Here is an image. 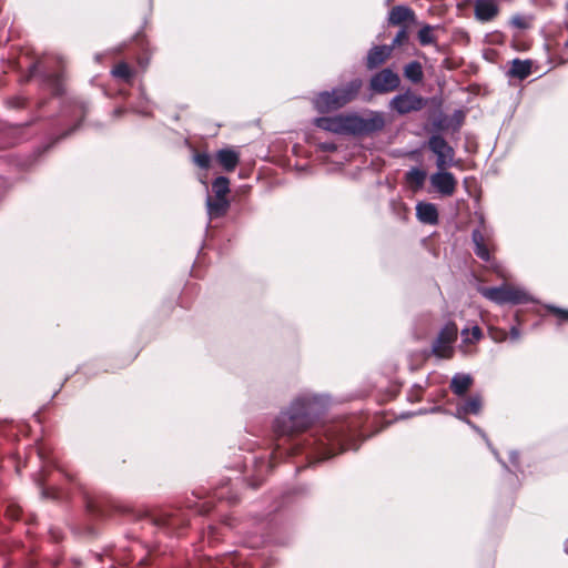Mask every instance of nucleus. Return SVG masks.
Here are the masks:
<instances>
[{
  "label": "nucleus",
  "instance_id": "5",
  "mask_svg": "<svg viewBox=\"0 0 568 568\" xmlns=\"http://www.w3.org/2000/svg\"><path fill=\"white\" fill-rule=\"evenodd\" d=\"M458 329L454 322L448 323L440 331L433 344V353L438 358L448 359L454 355V343L457 338Z\"/></svg>",
  "mask_w": 568,
  "mask_h": 568
},
{
  "label": "nucleus",
  "instance_id": "2",
  "mask_svg": "<svg viewBox=\"0 0 568 568\" xmlns=\"http://www.w3.org/2000/svg\"><path fill=\"white\" fill-rule=\"evenodd\" d=\"M310 424V403L298 399L294 402L290 412L281 414L275 427L280 435H294L306 429Z\"/></svg>",
  "mask_w": 568,
  "mask_h": 568
},
{
  "label": "nucleus",
  "instance_id": "27",
  "mask_svg": "<svg viewBox=\"0 0 568 568\" xmlns=\"http://www.w3.org/2000/svg\"><path fill=\"white\" fill-rule=\"evenodd\" d=\"M212 191L214 193V197H226L230 193V181L225 176L216 178L212 183Z\"/></svg>",
  "mask_w": 568,
  "mask_h": 568
},
{
  "label": "nucleus",
  "instance_id": "14",
  "mask_svg": "<svg viewBox=\"0 0 568 568\" xmlns=\"http://www.w3.org/2000/svg\"><path fill=\"white\" fill-rule=\"evenodd\" d=\"M474 9L476 19L483 22L493 20L498 13V7L493 0H476Z\"/></svg>",
  "mask_w": 568,
  "mask_h": 568
},
{
  "label": "nucleus",
  "instance_id": "20",
  "mask_svg": "<svg viewBox=\"0 0 568 568\" xmlns=\"http://www.w3.org/2000/svg\"><path fill=\"white\" fill-rule=\"evenodd\" d=\"M216 160L225 171L232 172L239 164L240 158L235 151L231 149H222L217 151Z\"/></svg>",
  "mask_w": 568,
  "mask_h": 568
},
{
  "label": "nucleus",
  "instance_id": "22",
  "mask_svg": "<svg viewBox=\"0 0 568 568\" xmlns=\"http://www.w3.org/2000/svg\"><path fill=\"white\" fill-rule=\"evenodd\" d=\"M471 239L475 244V254L483 261L490 262V253L487 244L485 243L484 234L479 230H474Z\"/></svg>",
  "mask_w": 568,
  "mask_h": 568
},
{
  "label": "nucleus",
  "instance_id": "24",
  "mask_svg": "<svg viewBox=\"0 0 568 568\" xmlns=\"http://www.w3.org/2000/svg\"><path fill=\"white\" fill-rule=\"evenodd\" d=\"M404 75L413 83L422 82L424 78L422 64L418 61L409 62L404 68Z\"/></svg>",
  "mask_w": 568,
  "mask_h": 568
},
{
  "label": "nucleus",
  "instance_id": "18",
  "mask_svg": "<svg viewBox=\"0 0 568 568\" xmlns=\"http://www.w3.org/2000/svg\"><path fill=\"white\" fill-rule=\"evenodd\" d=\"M483 336V332L478 326H473L470 329L465 328L462 331L460 351L465 354L473 352L470 345L478 342Z\"/></svg>",
  "mask_w": 568,
  "mask_h": 568
},
{
  "label": "nucleus",
  "instance_id": "35",
  "mask_svg": "<svg viewBox=\"0 0 568 568\" xmlns=\"http://www.w3.org/2000/svg\"><path fill=\"white\" fill-rule=\"evenodd\" d=\"M26 103H27L26 99L21 98V97H16V98H12L9 100V104L16 109L24 108Z\"/></svg>",
  "mask_w": 568,
  "mask_h": 568
},
{
  "label": "nucleus",
  "instance_id": "4",
  "mask_svg": "<svg viewBox=\"0 0 568 568\" xmlns=\"http://www.w3.org/2000/svg\"><path fill=\"white\" fill-rule=\"evenodd\" d=\"M479 292L486 298L496 302L498 304L511 303L519 304L526 301V293L519 288L503 284L496 287H481Z\"/></svg>",
  "mask_w": 568,
  "mask_h": 568
},
{
  "label": "nucleus",
  "instance_id": "17",
  "mask_svg": "<svg viewBox=\"0 0 568 568\" xmlns=\"http://www.w3.org/2000/svg\"><path fill=\"white\" fill-rule=\"evenodd\" d=\"M416 216L425 224L435 225L438 223V211L433 203L419 202L416 205Z\"/></svg>",
  "mask_w": 568,
  "mask_h": 568
},
{
  "label": "nucleus",
  "instance_id": "31",
  "mask_svg": "<svg viewBox=\"0 0 568 568\" xmlns=\"http://www.w3.org/2000/svg\"><path fill=\"white\" fill-rule=\"evenodd\" d=\"M490 337L496 342H503L507 338L508 334L504 329H499L493 325L488 326Z\"/></svg>",
  "mask_w": 568,
  "mask_h": 568
},
{
  "label": "nucleus",
  "instance_id": "26",
  "mask_svg": "<svg viewBox=\"0 0 568 568\" xmlns=\"http://www.w3.org/2000/svg\"><path fill=\"white\" fill-rule=\"evenodd\" d=\"M426 176V171L418 168H413L406 172V181L416 189H419L424 185Z\"/></svg>",
  "mask_w": 568,
  "mask_h": 568
},
{
  "label": "nucleus",
  "instance_id": "16",
  "mask_svg": "<svg viewBox=\"0 0 568 568\" xmlns=\"http://www.w3.org/2000/svg\"><path fill=\"white\" fill-rule=\"evenodd\" d=\"M230 209V201L227 197H212L206 199V210L210 219H217L224 216Z\"/></svg>",
  "mask_w": 568,
  "mask_h": 568
},
{
  "label": "nucleus",
  "instance_id": "3",
  "mask_svg": "<svg viewBox=\"0 0 568 568\" xmlns=\"http://www.w3.org/2000/svg\"><path fill=\"white\" fill-rule=\"evenodd\" d=\"M348 116V134L369 135L379 132L385 126L384 115L379 112H371L367 116L349 114Z\"/></svg>",
  "mask_w": 568,
  "mask_h": 568
},
{
  "label": "nucleus",
  "instance_id": "15",
  "mask_svg": "<svg viewBox=\"0 0 568 568\" xmlns=\"http://www.w3.org/2000/svg\"><path fill=\"white\" fill-rule=\"evenodd\" d=\"M415 12L407 6H395L388 14V22L392 26H402L405 22H415Z\"/></svg>",
  "mask_w": 568,
  "mask_h": 568
},
{
  "label": "nucleus",
  "instance_id": "30",
  "mask_svg": "<svg viewBox=\"0 0 568 568\" xmlns=\"http://www.w3.org/2000/svg\"><path fill=\"white\" fill-rule=\"evenodd\" d=\"M195 164L201 169H209L211 164V156L207 153H197L194 155Z\"/></svg>",
  "mask_w": 568,
  "mask_h": 568
},
{
  "label": "nucleus",
  "instance_id": "32",
  "mask_svg": "<svg viewBox=\"0 0 568 568\" xmlns=\"http://www.w3.org/2000/svg\"><path fill=\"white\" fill-rule=\"evenodd\" d=\"M510 23L518 29H528L530 26L529 19L520 14L514 16Z\"/></svg>",
  "mask_w": 568,
  "mask_h": 568
},
{
  "label": "nucleus",
  "instance_id": "25",
  "mask_svg": "<svg viewBox=\"0 0 568 568\" xmlns=\"http://www.w3.org/2000/svg\"><path fill=\"white\" fill-rule=\"evenodd\" d=\"M111 74L114 78L124 81L125 83H131L134 71L129 67L128 63L121 62L111 70Z\"/></svg>",
  "mask_w": 568,
  "mask_h": 568
},
{
  "label": "nucleus",
  "instance_id": "23",
  "mask_svg": "<svg viewBox=\"0 0 568 568\" xmlns=\"http://www.w3.org/2000/svg\"><path fill=\"white\" fill-rule=\"evenodd\" d=\"M481 409V398L478 395L470 396L457 407V415H477Z\"/></svg>",
  "mask_w": 568,
  "mask_h": 568
},
{
  "label": "nucleus",
  "instance_id": "11",
  "mask_svg": "<svg viewBox=\"0 0 568 568\" xmlns=\"http://www.w3.org/2000/svg\"><path fill=\"white\" fill-rule=\"evenodd\" d=\"M348 116L347 115H337V116H322L315 119L314 123L317 128L334 132L348 134Z\"/></svg>",
  "mask_w": 568,
  "mask_h": 568
},
{
  "label": "nucleus",
  "instance_id": "40",
  "mask_svg": "<svg viewBox=\"0 0 568 568\" xmlns=\"http://www.w3.org/2000/svg\"><path fill=\"white\" fill-rule=\"evenodd\" d=\"M434 125L437 126L438 129H442V125L439 122H434Z\"/></svg>",
  "mask_w": 568,
  "mask_h": 568
},
{
  "label": "nucleus",
  "instance_id": "6",
  "mask_svg": "<svg viewBox=\"0 0 568 568\" xmlns=\"http://www.w3.org/2000/svg\"><path fill=\"white\" fill-rule=\"evenodd\" d=\"M428 149L436 155V165L439 170H446L453 165L455 151L439 134H433L428 139Z\"/></svg>",
  "mask_w": 568,
  "mask_h": 568
},
{
  "label": "nucleus",
  "instance_id": "39",
  "mask_svg": "<svg viewBox=\"0 0 568 568\" xmlns=\"http://www.w3.org/2000/svg\"><path fill=\"white\" fill-rule=\"evenodd\" d=\"M324 149L329 150V151L335 150V145H333V144L324 145Z\"/></svg>",
  "mask_w": 568,
  "mask_h": 568
},
{
  "label": "nucleus",
  "instance_id": "12",
  "mask_svg": "<svg viewBox=\"0 0 568 568\" xmlns=\"http://www.w3.org/2000/svg\"><path fill=\"white\" fill-rule=\"evenodd\" d=\"M88 111V105L83 101L73 100L70 101L69 104L63 110V115L69 119L77 120V124H74L71 129L63 133L62 138L68 136L75 130L80 121L85 116Z\"/></svg>",
  "mask_w": 568,
  "mask_h": 568
},
{
  "label": "nucleus",
  "instance_id": "29",
  "mask_svg": "<svg viewBox=\"0 0 568 568\" xmlns=\"http://www.w3.org/2000/svg\"><path fill=\"white\" fill-rule=\"evenodd\" d=\"M325 443H323V445L327 446V454L325 457H331L334 455L333 453V448L335 445H342V439L341 437L333 430H328L326 434H325Z\"/></svg>",
  "mask_w": 568,
  "mask_h": 568
},
{
  "label": "nucleus",
  "instance_id": "28",
  "mask_svg": "<svg viewBox=\"0 0 568 568\" xmlns=\"http://www.w3.org/2000/svg\"><path fill=\"white\" fill-rule=\"evenodd\" d=\"M437 27L425 24L417 34L418 41L422 45H428L436 43V37L434 36V30Z\"/></svg>",
  "mask_w": 568,
  "mask_h": 568
},
{
  "label": "nucleus",
  "instance_id": "38",
  "mask_svg": "<svg viewBox=\"0 0 568 568\" xmlns=\"http://www.w3.org/2000/svg\"><path fill=\"white\" fill-rule=\"evenodd\" d=\"M511 338L516 339L518 337V332L515 328H511Z\"/></svg>",
  "mask_w": 568,
  "mask_h": 568
},
{
  "label": "nucleus",
  "instance_id": "8",
  "mask_svg": "<svg viewBox=\"0 0 568 568\" xmlns=\"http://www.w3.org/2000/svg\"><path fill=\"white\" fill-rule=\"evenodd\" d=\"M399 84V75L389 68L375 73L369 81L371 90L379 94L395 91Z\"/></svg>",
  "mask_w": 568,
  "mask_h": 568
},
{
  "label": "nucleus",
  "instance_id": "1",
  "mask_svg": "<svg viewBox=\"0 0 568 568\" xmlns=\"http://www.w3.org/2000/svg\"><path fill=\"white\" fill-rule=\"evenodd\" d=\"M362 85L361 79H353L347 84L331 92H321L314 99V105L322 113L338 110L356 98Z\"/></svg>",
  "mask_w": 568,
  "mask_h": 568
},
{
  "label": "nucleus",
  "instance_id": "19",
  "mask_svg": "<svg viewBox=\"0 0 568 568\" xmlns=\"http://www.w3.org/2000/svg\"><path fill=\"white\" fill-rule=\"evenodd\" d=\"M531 73V61L514 59L507 74L510 78L524 80Z\"/></svg>",
  "mask_w": 568,
  "mask_h": 568
},
{
  "label": "nucleus",
  "instance_id": "34",
  "mask_svg": "<svg viewBox=\"0 0 568 568\" xmlns=\"http://www.w3.org/2000/svg\"><path fill=\"white\" fill-rule=\"evenodd\" d=\"M555 316L557 320H568V311L558 308V307H549L547 313L542 314V316Z\"/></svg>",
  "mask_w": 568,
  "mask_h": 568
},
{
  "label": "nucleus",
  "instance_id": "7",
  "mask_svg": "<svg viewBox=\"0 0 568 568\" xmlns=\"http://www.w3.org/2000/svg\"><path fill=\"white\" fill-rule=\"evenodd\" d=\"M41 70L42 83L48 88L54 95L62 94L63 92V80L60 71H51L48 67L43 65L42 61H37L30 67L29 78L34 77L38 71Z\"/></svg>",
  "mask_w": 568,
  "mask_h": 568
},
{
  "label": "nucleus",
  "instance_id": "13",
  "mask_svg": "<svg viewBox=\"0 0 568 568\" xmlns=\"http://www.w3.org/2000/svg\"><path fill=\"white\" fill-rule=\"evenodd\" d=\"M393 47L375 45L373 47L366 58V67L368 70H374L383 64L392 54Z\"/></svg>",
  "mask_w": 568,
  "mask_h": 568
},
{
  "label": "nucleus",
  "instance_id": "36",
  "mask_svg": "<svg viewBox=\"0 0 568 568\" xmlns=\"http://www.w3.org/2000/svg\"><path fill=\"white\" fill-rule=\"evenodd\" d=\"M8 515L12 518H18L19 517V509L18 508H13V509H8Z\"/></svg>",
  "mask_w": 568,
  "mask_h": 568
},
{
  "label": "nucleus",
  "instance_id": "9",
  "mask_svg": "<svg viewBox=\"0 0 568 568\" xmlns=\"http://www.w3.org/2000/svg\"><path fill=\"white\" fill-rule=\"evenodd\" d=\"M424 99L410 90L395 95L389 102L390 109L399 114H407L413 111H419L424 108Z\"/></svg>",
  "mask_w": 568,
  "mask_h": 568
},
{
  "label": "nucleus",
  "instance_id": "10",
  "mask_svg": "<svg viewBox=\"0 0 568 568\" xmlns=\"http://www.w3.org/2000/svg\"><path fill=\"white\" fill-rule=\"evenodd\" d=\"M432 186L443 196H452L457 186V180L454 174L445 170L430 175Z\"/></svg>",
  "mask_w": 568,
  "mask_h": 568
},
{
  "label": "nucleus",
  "instance_id": "33",
  "mask_svg": "<svg viewBox=\"0 0 568 568\" xmlns=\"http://www.w3.org/2000/svg\"><path fill=\"white\" fill-rule=\"evenodd\" d=\"M407 40H408V32H407L406 28H405V27H403V28L397 32V34H396V37L394 38L393 43H392V45H390V47H393V49H394L395 47H399V45H402V44L406 43V42H407Z\"/></svg>",
  "mask_w": 568,
  "mask_h": 568
},
{
  "label": "nucleus",
  "instance_id": "37",
  "mask_svg": "<svg viewBox=\"0 0 568 568\" xmlns=\"http://www.w3.org/2000/svg\"><path fill=\"white\" fill-rule=\"evenodd\" d=\"M491 267H493V268L496 271V273H498L500 276H503V277L505 276V275H504V273H503V271L499 268V266H498L495 262H493Z\"/></svg>",
  "mask_w": 568,
  "mask_h": 568
},
{
  "label": "nucleus",
  "instance_id": "21",
  "mask_svg": "<svg viewBox=\"0 0 568 568\" xmlns=\"http://www.w3.org/2000/svg\"><path fill=\"white\" fill-rule=\"evenodd\" d=\"M473 385V378L468 374H456L452 378L450 389L457 396H464Z\"/></svg>",
  "mask_w": 568,
  "mask_h": 568
},
{
  "label": "nucleus",
  "instance_id": "41",
  "mask_svg": "<svg viewBox=\"0 0 568 568\" xmlns=\"http://www.w3.org/2000/svg\"><path fill=\"white\" fill-rule=\"evenodd\" d=\"M567 48H568V42L566 43Z\"/></svg>",
  "mask_w": 568,
  "mask_h": 568
}]
</instances>
